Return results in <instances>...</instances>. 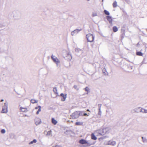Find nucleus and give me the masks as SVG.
Instances as JSON below:
<instances>
[{"instance_id": "obj_1", "label": "nucleus", "mask_w": 147, "mask_h": 147, "mask_svg": "<svg viewBox=\"0 0 147 147\" xmlns=\"http://www.w3.org/2000/svg\"><path fill=\"white\" fill-rule=\"evenodd\" d=\"M110 128L108 127H106L105 128H101L99 130L95 131V134L96 135V133H98L99 135H104L106 134L109 133Z\"/></svg>"}, {"instance_id": "obj_2", "label": "nucleus", "mask_w": 147, "mask_h": 147, "mask_svg": "<svg viewBox=\"0 0 147 147\" xmlns=\"http://www.w3.org/2000/svg\"><path fill=\"white\" fill-rule=\"evenodd\" d=\"M101 106V104H98V106L99 107V108L98 109V116L97 115H94L93 117H92V120L94 121H96L98 120V118H100V116L101 114V112L100 110V107Z\"/></svg>"}, {"instance_id": "obj_3", "label": "nucleus", "mask_w": 147, "mask_h": 147, "mask_svg": "<svg viewBox=\"0 0 147 147\" xmlns=\"http://www.w3.org/2000/svg\"><path fill=\"white\" fill-rule=\"evenodd\" d=\"M80 116L78 111H76L72 114L71 116L73 119L78 118Z\"/></svg>"}, {"instance_id": "obj_4", "label": "nucleus", "mask_w": 147, "mask_h": 147, "mask_svg": "<svg viewBox=\"0 0 147 147\" xmlns=\"http://www.w3.org/2000/svg\"><path fill=\"white\" fill-rule=\"evenodd\" d=\"M51 58L53 60V61L55 63L57 64H58L60 62L58 59L56 57L52 55L51 56Z\"/></svg>"}, {"instance_id": "obj_5", "label": "nucleus", "mask_w": 147, "mask_h": 147, "mask_svg": "<svg viewBox=\"0 0 147 147\" xmlns=\"http://www.w3.org/2000/svg\"><path fill=\"white\" fill-rule=\"evenodd\" d=\"M7 112V105L6 103L4 104V105L3 107L1 113H5Z\"/></svg>"}, {"instance_id": "obj_6", "label": "nucleus", "mask_w": 147, "mask_h": 147, "mask_svg": "<svg viewBox=\"0 0 147 147\" xmlns=\"http://www.w3.org/2000/svg\"><path fill=\"white\" fill-rule=\"evenodd\" d=\"M116 142L112 140H111L108 142L107 144L113 146H114L116 144Z\"/></svg>"}, {"instance_id": "obj_7", "label": "nucleus", "mask_w": 147, "mask_h": 147, "mask_svg": "<svg viewBox=\"0 0 147 147\" xmlns=\"http://www.w3.org/2000/svg\"><path fill=\"white\" fill-rule=\"evenodd\" d=\"M86 38L88 42H91L92 41V35L89 34L86 35Z\"/></svg>"}, {"instance_id": "obj_8", "label": "nucleus", "mask_w": 147, "mask_h": 147, "mask_svg": "<svg viewBox=\"0 0 147 147\" xmlns=\"http://www.w3.org/2000/svg\"><path fill=\"white\" fill-rule=\"evenodd\" d=\"M106 18L109 22L111 24H112L113 20L112 19V17L110 16H107L106 17Z\"/></svg>"}, {"instance_id": "obj_9", "label": "nucleus", "mask_w": 147, "mask_h": 147, "mask_svg": "<svg viewBox=\"0 0 147 147\" xmlns=\"http://www.w3.org/2000/svg\"><path fill=\"white\" fill-rule=\"evenodd\" d=\"M141 107H139L135 108L134 109V111L135 112H141V111H142V110H141Z\"/></svg>"}, {"instance_id": "obj_10", "label": "nucleus", "mask_w": 147, "mask_h": 147, "mask_svg": "<svg viewBox=\"0 0 147 147\" xmlns=\"http://www.w3.org/2000/svg\"><path fill=\"white\" fill-rule=\"evenodd\" d=\"M35 109H38V111L36 112V114L37 115L38 114L39 112L41 111V107L40 106L36 107L35 108Z\"/></svg>"}, {"instance_id": "obj_11", "label": "nucleus", "mask_w": 147, "mask_h": 147, "mask_svg": "<svg viewBox=\"0 0 147 147\" xmlns=\"http://www.w3.org/2000/svg\"><path fill=\"white\" fill-rule=\"evenodd\" d=\"M99 135L98 133H96V135L95 134V132L94 133H92V140H95L97 139L96 136H98Z\"/></svg>"}, {"instance_id": "obj_12", "label": "nucleus", "mask_w": 147, "mask_h": 147, "mask_svg": "<svg viewBox=\"0 0 147 147\" xmlns=\"http://www.w3.org/2000/svg\"><path fill=\"white\" fill-rule=\"evenodd\" d=\"M60 96L63 98L61 99V101H64L66 98V95H64L63 93H61Z\"/></svg>"}, {"instance_id": "obj_13", "label": "nucleus", "mask_w": 147, "mask_h": 147, "mask_svg": "<svg viewBox=\"0 0 147 147\" xmlns=\"http://www.w3.org/2000/svg\"><path fill=\"white\" fill-rule=\"evenodd\" d=\"M79 113V115H82V116H86L87 115V114L85 113V112L83 111H78Z\"/></svg>"}, {"instance_id": "obj_14", "label": "nucleus", "mask_w": 147, "mask_h": 147, "mask_svg": "<svg viewBox=\"0 0 147 147\" xmlns=\"http://www.w3.org/2000/svg\"><path fill=\"white\" fill-rule=\"evenodd\" d=\"M79 142L81 144H84L87 143V142L84 139H81L80 140Z\"/></svg>"}, {"instance_id": "obj_15", "label": "nucleus", "mask_w": 147, "mask_h": 147, "mask_svg": "<svg viewBox=\"0 0 147 147\" xmlns=\"http://www.w3.org/2000/svg\"><path fill=\"white\" fill-rule=\"evenodd\" d=\"M53 91L54 92L55 94L56 95V96H58V94L57 92V89L56 87L54 88H53Z\"/></svg>"}, {"instance_id": "obj_16", "label": "nucleus", "mask_w": 147, "mask_h": 147, "mask_svg": "<svg viewBox=\"0 0 147 147\" xmlns=\"http://www.w3.org/2000/svg\"><path fill=\"white\" fill-rule=\"evenodd\" d=\"M35 123L36 125L39 124L41 122L40 120L38 118L35 119Z\"/></svg>"}, {"instance_id": "obj_17", "label": "nucleus", "mask_w": 147, "mask_h": 147, "mask_svg": "<svg viewBox=\"0 0 147 147\" xmlns=\"http://www.w3.org/2000/svg\"><path fill=\"white\" fill-rule=\"evenodd\" d=\"M51 122L54 125H56L57 123V121L53 118H52L51 119Z\"/></svg>"}, {"instance_id": "obj_18", "label": "nucleus", "mask_w": 147, "mask_h": 147, "mask_svg": "<svg viewBox=\"0 0 147 147\" xmlns=\"http://www.w3.org/2000/svg\"><path fill=\"white\" fill-rule=\"evenodd\" d=\"M102 73L105 75L108 76V73L107 72L105 68H104L102 70Z\"/></svg>"}, {"instance_id": "obj_19", "label": "nucleus", "mask_w": 147, "mask_h": 147, "mask_svg": "<svg viewBox=\"0 0 147 147\" xmlns=\"http://www.w3.org/2000/svg\"><path fill=\"white\" fill-rule=\"evenodd\" d=\"M83 124V122H77L75 123V125H82Z\"/></svg>"}, {"instance_id": "obj_20", "label": "nucleus", "mask_w": 147, "mask_h": 147, "mask_svg": "<svg viewBox=\"0 0 147 147\" xmlns=\"http://www.w3.org/2000/svg\"><path fill=\"white\" fill-rule=\"evenodd\" d=\"M20 110L22 111L23 112H26L27 111V108L22 107L20 108Z\"/></svg>"}, {"instance_id": "obj_21", "label": "nucleus", "mask_w": 147, "mask_h": 147, "mask_svg": "<svg viewBox=\"0 0 147 147\" xmlns=\"http://www.w3.org/2000/svg\"><path fill=\"white\" fill-rule=\"evenodd\" d=\"M136 54L137 55L139 56H142L143 55V54L140 51L137 52Z\"/></svg>"}, {"instance_id": "obj_22", "label": "nucleus", "mask_w": 147, "mask_h": 147, "mask_svg": "<svg viewBox=\"0 0 147 147\" xmlns=\"http://www.w3.org/2000/svg\"><path fill=\"white\" fill-rule=\"evenodd\" d=\"M113 31L114 32H116L118 31V28L116 26H114L113 28Z\"/></svg>"}, {"instance_id": "obj_23", "label": "nucleus", "mask_w": 147, "mask_h": 147, "mask_svg": "<svg viewBox=\"0 0 147 147\" xmlns=\"http://www.w3.org/2000/svg\"><path fill=\"white\" fill-rule=\"evenodd\" d=\"M141 110H142V111L141 112L146 113H147V110L143 109L142 108H141Z\"/></svg>"}, {"instance_id": "obj_24", "label": "nucleus", "mask_w": 147, "mask_h": 147, "mask_svg": "<svg viewBox=\"0 0 147 147\" xmlns=\"http://www.w3.org/2000/svg\"><path fill=\"white\" fill-rule=\"evenodd\" d=\"M30 101L33 104L37 103L38 102V100H35L34 99H31Z\"/></svg>"}, {"instance_id": "obj_25", "label": "nucleus", "mask_w": 147, "mask_h": 147, "mask_svg": "<svg viewBox=\"0 0 147 147\" xmlns=\"http://www.w3.org/2000/svg\"><path fill=\"white\" fill-rule=\"evenodd\" d=\"M113 7L114 8L116 7H117V2L116 1H115L113 4Z\"/></svg>"}, {"instance_id": "obj_26", "label": "nucleus", "mask_w": 147, "mask_h": 147, "mask_svg": "<svg viewBox=\"0 0 147 147\" xmlns=\"http://www.w3.org/2000/svg\"><path fill=\"white\" fill-rule=\"evenodd\" d=\"M104 12L106 15L107 16H109L110 14L109 12L106 10H104Z\"/></svg>"}, {"instance_id": "obj_27", "label": "nucleus", "mask_w": 147, "mask_h": 147, "mask_svg": "<svg viewBox=\"0 0 147 147\" xmlns=\"http://www.w3.org/2000/svg\"><path fill=\"white\" fill-rule=\"evenodd\" d=\"M107 113L110 116H111V115H112V111H109V110H108L107 111Z\"/></svg>"}, {"instance_id": "obj_28", "label": "nucleus", "mask_w": 147, "mask_h": 147, "mask_svg": "<svg viewBox=\"0 0 147 147\" xmlns=\"http://www.w3.org/2000/svg\"><path fill=\"white\" fill-rule=\"evenodd\" d=\"M37 142L36 140L35 139H34L32 141H31L30 143L29 144H32L33 143H36Z\"/></svg>"}, {"instance_id": "obj_29", "label": "nucleus", "mask_w": 147, "mask_h": 147, "mask_svg": "<svg viewBox=\"0 0 147 147\" xmlns=\"http://www.w3.org/2000/svg\"><path fill=\"white\" fill-rule=\"evenodd\" d=\"M51 134L52 131H49L47 132V135L49 136L51 135Z\"/></svg>"}, {"instance_id": "obj_30", "label": "nucleus", "mask_w": 147, "mask_h": 147, "mask_svg": "<svg viewBox=\"0 0 147 147\" xmlns=\"http://www.w3.org/2000/svg\"><path fill=\"white\" fill-rule=\"evenodd\" d=\"M74 88L76 89L77 90H78V87L77 86V85H74Z\"/></svg>"}, {"instance_id": "obj_31", "label": "nucleus", "mask_w": 147, "mask_h": 147, "mask_svg": "<svg viewBox=\"0 0 147 147\" xmlns=\"http://www.w3.org/2000/svg\"><path fill=\"white\" fill-rule=\"evenodd\" d=\"M97 14L95 12V13H92V16H97Z\"/></svg>"}, {"instance_id": "obj_32", "label": "nucleus", "mask_w": 147, "mask_h": 147, "mask_svg": "<svg viewBox=\"0 0 147 147\" xmlns=\"http://www.w3.org/2000/svg\"><path fill=\"white\" fill-rule=\"evenodd\" d=\"M142 139L143 142H145V141L146 140V138H144L143 137H142Z\"/></svg>"}, {"instance_id": "obj_33", "label": "nucleus", "mask_w": 147, "mask_h": 147, "mask_svg": "<svg viewBox=\"0 0 147 147\" xmlns=\"http://www.w3.org/2000/svg\"><path fill=\"white\" fill-rule=\"evenodd\" d=\"M1 132L2 134H4L5 133V131L4 129H2L1 130Z\"/></svg>"}, {"instance_id": "obj_34", "label": "nucleus", "mask_w": 147, "mask_h": 147, "mask_svg": "<svg viewBox=\"0 0 147 147\" xmlns=\"http://www.w3.org/2000/svg\"><path fill=\"white\" fill-rule=\"evenodd\" d=\"M85 91H87V92H88L89 91V89L88 88V87H86L85 88Z\"/></svg>"}, {"instance_id": "obj_35", "label": "nucleus", "mask_w": 147, "mask_h": 147, "mask_svg": "<svg viewBox=\"0 0 147 147\" xmlns=\"http://www.w3.org/2000/svg\"><path fill=\"white\" fill-rule=\"evenodd\" d=\"M75 31H73L71 32V34L72 35H74V34L75 33Z\"/></svg>"}, {"instance_id": "obj_36", "label": "nucleus", "mask_w": 147, "mask_h": 147, "mask_svg": "<svg viewBox=\"0 0 147 147\" xmlns=\"http://www.w3.org/2000/svg\"><path fill=\"white\" fill-rule=\"evenodd\" d=\"M54 147H61V146H59L58 145H56Z\"/></svg>"}, {"instance_id": "obj_37", "label": "nucleus", "mask_w": 147, "mask_h": 147, "mask_svg": "<svg viewBox=\"0 0 147 147\" xmlns=\"http://www.w3.org/2000/svg\"><path fill=\"white\" fill-rule=\"evenodd\" d=\"M95 142H96V141H94V142L92 141V145L94 144L95 143Z\"/></svg>"}, {"instance_id": "obj_38", "label": "nucleus", "mask_w": 147, "mask_h": 147, "mask_svg": "<svg viewBox=\"0 0 147 147\" xmlns=\"http://www.w3.org/2000/svg\"><path fill=\"white\" fill-rule=\"evenodd\" d=\"M140 45V44H139V42H138L137 44V46H138L139 45Z\"/></svg>"}, {"instance_id": "obj_39", "label": "nucleus", "mask_w": 147, "mask_h": 147, "mask_svg": "<svg viewBox=\"0 0 147 147\" xmlns=\"http://www.w3.org/2000/svg\"><path fill=\"white\" fill-rule=\"evenodd\" d=\"M94 36L92 35V42L94 41Z\"/></svg>"}, {"instance_id": "obj_40", "label": "nucleus", "mask_w": 147, "mask_h": 147, "mask_svg": "<svg viewBox=\"0 0 147 147\" xmlns=\"http://www.w3.org/2000/svg\"><path fill=\"white\" fill-rule=\"evenodd\" d=\"M3 101V100L2 99V100H1V102H2V101Z\"/></svg>"}, {"instance_id": "obj_41", "label": "nucleus", "mask_w": 147, "mask_h": 147, "mask_svg": "<svg viewBox=\"0 0 147 147\" xmlns=\"http://www.w3.org/2000/svg\"><path fill=\"white\" fill-rule=\"evenodd\" d=\"M143 45H146V43H145V42H144V43H143Z\"/></svg>"}, {"instance_id": "obj_42", "label": "nucleus", "mask_w": 147, "mask_h": 147, "mask_svg": "<svg viewBox=\"0 0 147 147\" xmlns=\"http://www.w3.org/2000/svg\"><path fill=\"white\" fill-rule=\"evenodd\" d=\"M91 138H92V134L91 135Z\"/></svg>"}, {"instance_id": "obj_43", "label": "nucleus", "mask_w": 147, "mask_h": 147, "mask_svg": "<svg viewBox=\"0 0 147 147\" xmlns=\"http://www.w3.org/2000/svg\"><path fill=\"white\" fill-rule=\"evenodd\" d=\"M87 111H89V110H88V109L87 110Z\"/></svg>"}, {"instance_id": "obj_44", "label": "nucleus", "mask_w": 147, "mask_h": 147, "mask_svg": "<svg viewBox=\"0 0 147 147\" xmlns=\"http://www.w3.org/2000/svg\"><path fill=\"white\" fill-rule=\"evenodd\" d=\"M145 47H146V48H147V46H145Z\"/></svg>"}]
</instances>
